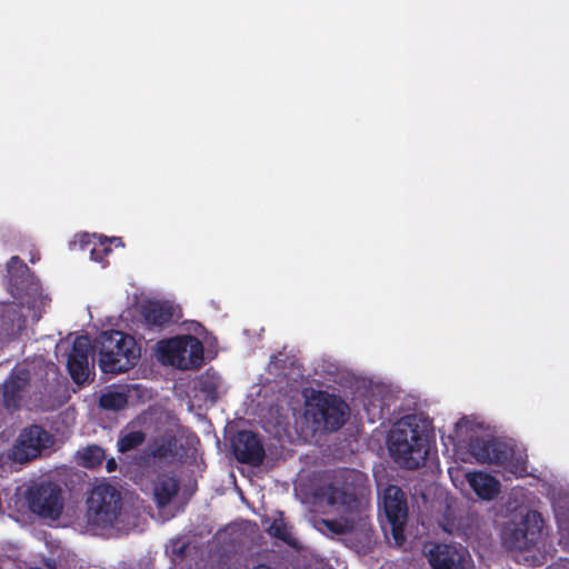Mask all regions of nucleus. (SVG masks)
I'll list each match as a JSON object with an SVG mask.
<instances>
[{
    "instance_id": "dca6fc26",
    "label": "nucleus",
    "mask_w": 569,
    "mask_h": 569,
    "mask_svg": "<svg viewBox=\"0 0 569 569\" xmlns=\"http://www.w3.org/2000/svg\"><path fill=\"white\" fill-rule=\"evenodd\" d=\"M91 345L88 336H79L73 342L68 355L67 369L77 385L84 383L89 378V353Z\"/></svg>"
},
{
    "instance_id": "7ed1b4c3",
    "label": "nucleus",
    "mask_w": 569,
    "mask_h": 569,
    "mask_svg": "<svg viewBox=\"0 0 569 569\" xmlns=\"http://www.w3.org/2000/svg\"><path fill=\"white\" fill-rule=\"evenodd\" d=\"M99 367L104 373L118 375L133 368L140 358V347L133 337L118 330L103 331L94 341Z\"/></svg>"
},
{
    "instance_id": "cd10ccee",
    "label": "nucleus",
    "mask_w": 569,
    "mask_h": 569,
    "mask_svg": "<svg viewBox=\"0 0 569 569\" xmlns=\"http://www.w3.org/2000/svg\"><path fill=\"white\" fill-rule=\"evenodd\" d=\"M323 525L326 528L336 535H343L350 531L353 527V522L349 520H338V519H331V520H323Z\"/></svg>"
},
{
    "instance_id": "f03ea898",
    "label": "nucleus",
    "mask_w": 569,
    "mask_h": 569,
    "mask_svg": "<svg viewBox=\"0 0 569 569\" xmlns=\"http://www.w3.org/2000/svg\"><path fill=\"white\" fill-rule=\"evenodd\" d=\"M426 426L416 415L401 418L389 437V451L402 468L416 470L425 465L429 455Z\"/></svg>"
},
{
    "instance_id": "6ab92c4d",
    "label": "nucleus",
    "mask_w": 569,
    "mask_h": 569,
    "mask_svg": "<svg viewBox=\"0 0 569 569\" xmlns=\"http://www.w3.org/2000/svg\"><path fill=\"white\" fill-rule=\"evenodd\" d=\"M179 488V480L176 477L167 473L159 475L153 486V495L157 506H168L178 493Z\"/></svg>"
},
{
    "instance_id": "412c9836",
    "label": "nucleus",
    "mask_w": 569,
    "mask_h": 569,
    "mask_svg": "<svg viewBox=\"0 0 569 569\" xmlns=\"http://www.w3.org/2000/svg\"><path fill=\"white\" fill-rule=\"evenodd\" d=\"M128 405V395L124 391L108 390L99 398V406L104 410L118 411Z\"/></svg>"
},
{
    "instance_id": "2eb2a0df",
    "label": "nucleus",
    "mask_w": 569,
    "mask_h": 569,
    "mask_svg": "<svg viewBox=\"0 0 569 569\" xmlns=\"http://www.w3.org/2000/svg\"><path fill=\"white\" fill-rule=\"evenodd\" d=\"M30 371L28 369H13L2 385V405L9 411H17L28 395L30 387Z\"/></svg>"
},
{
    "instance_id": "393cba45",
    "label": "nucleus",
    "mask_w": 569,
    "mask_h": 569,
    "mask_svg": "<svg viewBox=\"0 0 569 569\" xmlns=\"http://www.w3.org/2000/svg\"><path fill=\"white\" fill-rule=\"evenodd\" d=\"M267 532L277 539H280L284 542H289L291 539L290 532L288 530L287 523L282 517L273 519L271 525L268 527Z\"/></svg>"
},
{
    "instance_id": "20e7f679",
    "label": "nucleus",
    "mask_w": 569,
    "mask_h": 569,
    "mask_svg": "<svg viewBox=\"0 0 569 569\" xmlns=\"http://www.w3.org/2000/svg\"><path fill=\"white\" fill-rule=\"evenodd\" d=\"M86 521L91 529L113 527L122 510L120 491L109 483L96 485L86 500Z\"/></svg>"
},
{
    "instance_id": "5701e85b",
    "label": "nucleus",
    "mask_w": 569,
    "mask_h": 569,
    "mask_svg": "<svg viewBox=\"0 0 569 569\" xmlns=\"http://www.w3.org/2000/svg\"><path fill=\"white\" fill-rule=\"evenodd\" d=\"M177 449V439L173 436H169L163 438L160 442H158L153 450L152 456L159 459L174 457Z\"/></svg>"
},
{
    "instance_id": "423d86ee",
    "label": "nucleus",
    "mask_w": 569,
    "mask_h": 569,
    "mask_svg": "<svg viewBox=\"0 0 569 569\" xmlns=\"http://www.w3.org/2000/svg\"><path fill=\"white\" fill-rule=\"evenodd\" d=\"M29 510L41 519L57 520L64 508L63 490L51 480L33 482L24 491Z\"/></svg>"
},
{
    "instance_id": "f8f14e48",
    "label": "nucleus",
    "mask_w": 569,
    "mask_h": 569,
    "mask_svg": "<svg viewBox=\"0 0 569 569\" xmlns=\"http://www.w3.org/2000/svg\"><path fill=\"white\" fill-rule=\"evenodd\" d=\"M469 452L479 462L502 466L512 456V448L496 438L476 437L469 442Z\"/></svg>"
},
{
    "instance_id": "a211bd4d",
    "label": "nucleus",
    "mask_w": 569,
    "mask_h": 569,
    "mask_svg": "<svg viewBox=\"0 0 569 569\" xmlns=\"http://www.w3.org/2000/svg\"><path fill=\"white\" fill-rule=\"evenodd\" d=\"M141 313L148 328H162L172 321L173 308L167 303L149 302L142 307Z\"/></svg>"
},
{
    "instance_id": "9b49d317",
    "label": "nucleus",
    "mask_w": 569,
    "mask_h": 569,
    "mask_svg": "<svg viewBox=\"0 0 569 569\" xmlns=\"http://www.w3.org/2000/svg\"><path fill=\"white\" fill-rule=\"evenodd\" d=\"M7 278L9 291L14 298H22L39 289L34 274L18 256L11 257L7 262Z\"/></svg>"
},
{
    "instance_id": "4be33fe9",
    "label": "nucleus",
    "mask_w": 569,
    "mask_h": 569,
    "mask_svg": "<svg viewBox=\"0 0 569 569\" xmlns=\"http://www.w3.org/2000/svg\"><path fill=\"white\" fill-rule=\"evenodd\" d=\"M146 440V433L141 430L129 431L121 435L118 439V450L122 453L131 451L142 445Z\"/></svg>"
},
{
    "instance_id": "aec40b11",
    "label": "nucleus",
    "mask_w": 569,
    "mask_h": 569,
    "mask_svg": "<svg viewBox=\"0 0 569 569\" xmlns=\"http://www.w3.org/2000/svg\"><path fill=\"white\" fill-rule=\"evenodd\" d=\"M220 386L221 377L212 369L206 370L196 381V389L212 402L219 398Z\"/></svg>"
},
{
    "instance_id": "a878e982",
    "label": "nucleus",
    "mask_w": 569,
    "mask_h": 569,
    "mask_svg": "<svg viewBox=\"0 0 569 569\" xmlns=\"http://www.w3.org/2000/svg\"><path fill=\"white\" fill-rule=\"evenodd\" d=\"M16 320L19 323L24 322L19 309L14 305L3 307L1 327L6 330L12 329Z\"/></svg>"
},
{
    "instance_id": "4468645a",
    "label": "nucleus",
    "mask_w": 569,
    "mask_h": 569,
    "mask_svg": "<svg viewBox=\"0 0 569 569\" xmlns=\"http://www.w3.org/2000/svg\"><path fill=\"white\" fill-rule=\"evenodd\" d=\"M232 449L236 459L252 467L262 465L266 451L258 433L250 430H241L237 433Z\"/></svg>"
},
{
    "instance_id": "f3484780",
    "label": "nucleus",
    "mask_w": 569,
    "mask_h": 569,
    "mask_svg": "<svg viewBox=\"0 0 569 569\" xmlns=\"http://www.w3.org/2000/svg\"><path fill=\"white\" fill-rule=\"evenodd\" d=\"M467 479L471 489L482 500H492L500 491V482L487 472L469 473Z\"/></svg>"
},
{
    "instance_id": "ddd939ff",
    "label": "nucleus",
    "mask_w": 569,
    "mask_h": 569,
    "mask_svg": "<svg viewBox=\"0 0 569 569\" xmlns=\"http://www.w3.org/2000/svg\"><path fill=\"white\" fill-rule=\"evenodd\" d=\"M468 557L461 545L435 543L427 552L432 569H465Z\"/></svg>"
},
{
    "instance_id": "c85d7f7f",
    "label": "nucleus",
    "mask_w": 569,
    "mask_h": 569,
    "mask_svg": "<svg viewBox=\"0 0 569 569\" xmlns=\"http://www.w3.org/2000/svg\"><path fill=\"white\" fill-rule=\"evenodd\" d=\"M106 468H107V471H108V472H112V471H114V470H116V468H117V462L114 461V459H113V458H111L110 460H108V461H107V466H106Z\"/></svg>"
},
{
    "instance_id": "6e6552de",
    "label": "nucleus",
    "mask_w": 569,
    "mask_h": 569,
    "mask_svg": "<svg viewBox=\"0 0 569 569\" xmlns=\"http://www.w3.org/2000/svg\"><path fill=\"white\" fill-rule=\"evenodd\" d=\"M54 438L43 427L31 425L21 430L10 449L9 457L19 463L30 462L41 456L42 451L53 446Z\"/></svg>"
},
{
    "instance_id": "1a4fd4ad",
    "label": "nucleus",
    "mask_w": 569,
    "mask_h": 569,
    "mask_svg": "<svg viewBox=\"0 0 569 569\" xmlns=\"http://www.w3.org/2000/svg\"><path fill=\"white\" fill-rule=\"evenodd\" d=\"M383 510L391 527L395 543L401 546L405 541V525L408 518V507L402 490L397 486H388L383 492Z\"/></svg>"
},
{
    "instance_id": "9d476101",
    "label": "nucleus",
    "mask_w": 569,
    "mask_h": 569,
    "mask_svg": "<svg viewBox=\"0 0 569 569\" xmlns=\"http://www.w3.org/2000/svg\"><path fill=\"white\" fill-rule=\"evenodd\" d=\"M542 523L541 515L530 511L522 521L503 532V541L509 549L529 550L539 539Z\"/></svg>"
},
{
    "instance_id": "bb28decb",
    "label": "nucleus",
    "mask_w": 569,
    "mask_h": 569,
    "mask_svg": "<svg viewBox=\"0 0 569 569\" xmlns=\"http://www.w3.org/2000/svg\"><path fill=\"white\" fill-rule=\"evenodd\" d=\"M107 242L109 243H113L114 244H122L121 242V239L120 238H112L110 240L108 239H104V241H101L100 242V246L99 247H94L91 249L90 251V254H91V258L94 260V261H98V262H102L104 257L111 252V248L110 246H107Z\"/></svg>"
},
{
    "instance_id": "0eeeda50",
    "label": "nucleus",
    "mask_w": 569,
    "mask_h": 569,
    "mask_svg": "<svg viewBox=\"0 0 569 569\" xmlns=\"http://www.w3.org/2000/svg\"><path fill=\"white\" fill-rule=\"evenodd\" d=\"M307 415L323 430L337 431L347 421L349 407L338 396L319 391L308 403Z\"/></svg>"
},
{
    "instance_id": "f257e3e1",
    "label": "nucleus",
    "mask_w": 569,
    "mask_h": 569,
    "mask_svg": "<svg viewBox=\"0 0 569 569\" xmlns=\"http://www.w3.org/2000/svg\"><path fill=\"white\" fill-rule=\"evenodd\" d=\"M315 496L337 511L357 513L370 496L368 477L356 469H338L329 482L317 489Z\"/></svg>"
},
{
    "instance_id": "b1692460",
    "label": "nucleus",
    "mask_w": 569,
    "mask_h": 569,
    "mask_svg": "<svg viewBox=\"0 0 569 569\" xmlns=\"http://www.w3.org/2000/svg\"><path fill=\"white\" fill-rule=\"evenodd\" d=\"M81 459L86 468H96L102 463L104 451L98 446H89L84 449Z\"/></svg>"
},
{
    "instance_id": "39448f33",
    "label": "nucleus",
    "mask_w": 569,
    "mask_h": 569,
    "mask_svg": "<svg viewBox=\"0 0 569 569\" xmlns=\"http://www.w3.org/2000/svg\"><path fill=\"white\" fill-rule=\"evenodd\" d=\"M159 360L180 370H194L203 362V345L194 336L182 335L157 342Z\"/></svg>"
}]
</instances>
